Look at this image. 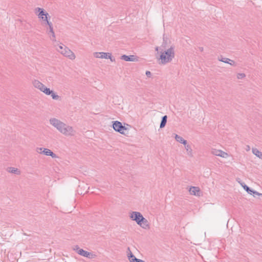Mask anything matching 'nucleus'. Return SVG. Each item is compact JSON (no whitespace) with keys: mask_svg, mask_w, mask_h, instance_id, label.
<instances>
[{"mask_svg":"<svg viewBox=\"0 0 262 262\" xmlns=\"http://www.w3.org/2000/svg\"><path fill=\"white\" fill-rule=\"evenodd\" d=\"M50 123L55 127L59 132L66 136L74 135V130L71 126L66 125L63 122L56 118H51Z\"/></svg>","mask_w":262,"mask_h":262,"instance_id":"nucleus-1","label":"nucleus"},{"mask_svg":"<svg viewBox=\"0 0 262 262\" xmlns=\"http://www.w3.org/2000/svg\"><path fill=\"white\" fill-rule=\"evenodd\" d=\"M50 123L55 127L59 132L66 136L74 135V130L71 126L66 125L63 122L56 118H51Z\"/></svg>","mask_w":262,"mask_h":262,"instance_id":"nucleus-2","label":"nucleus"},{"mask_svg":"<svg viewBox=\"0 0 262 262\" xmlns=\"http://www.w3.org/2000/svg\"><path fill=\"white\" fill-rule=\"evenodd\" d=\"M50 123L55 127L59 132L66 136L74 135V130L71 126L66 125L63 122L56 118H51Z\"/></svg>","mask_w":262,"mask_h":262,"instance_id":"nucleus-3","label":"nucleus"},{"mask_svg":"<svg viewBox=\"0 0 262 262\" xmlns=\"http://www.w3.org/2000/svg\"><path fill=\"white\" fill-rule=\"evenodd\" d=\"M174 57V47L171 46L167 50L161 52L160 59H161V63L165 64L170 62Z\"/></svg>","mask_w":262,"mask_h":262,"instance_id":"nucleus-4","label":"nucleus"},{"mask_svg":"<svg viewBox=\"0 0 262 262\" xmlns=\"http://www.w3.org/2000/svg\"><path fill=\"white\" fill-rule=\"evenodd\" d=\"M57 50L63 55L68 57L70 59H74L75 58V56L74 53L63 44H60Z\"/></svg>","mask_w":262,"mask_h":262,"instance_id":"nucleus-5","label":"nucleus"},{"mask_svg":"<svg viewBox=\"0 0 262 262\" xmlns=\"http://www.w3.org/2000/svg\"><path fill=\"white\" fill-rule=\"evenodd\" d=\"M113 123V127L115 131L123 135L126 134V131H127V129L125 126H123L120 122L115 121Z\"/></svg>","mask_w":262,"mask_h":262,"instance_id":"nucleus-6","label":"nucleus"},{"mask_svg":"<svg viewBox=\"0 0 262 262\" xmlns=\"http://www.w3.org/2000/svg\"><path fill=\"white\" fill-rule=\"evenodd\" d=\"M74 250L79 255L89 258H94L96 255L91 252H88L80 249L78 246H76Z\"/></svg>","mask_w":262,"mask_h":262,"instance_id":"nucleus-7","label":"nucleus"},{"mask_svg":"<svg viewBox=\"0 0 262 262\" xmlns=\"http://www.w3.org/2000/svg\"><path fill=\"white\" fill-rule=\"evenodd\" d=\"M129 217L133 221H135L137 224H138L140 223V221L142 219V217L143 216L139 212L133 211L130 213Z\"/></svg>","mask_w":262,"mask_h":262,"instance_id":"nucleus-8","label":"nucleus"},{"mask_svg":"<svg viewBox=\"0 0 262 262\" xmlns=\"http://www.w3.org/2000/svg\"><path fill=\"white\" fill-rule=\"evenodd\" d=\"M36 11L38 12V16L39 18H41L44 21H47L49 14L46 12L43 9L37 8L36 9Z\"/></svg>","mask_w":262,"mask_h":262,"instance_id":"nucleus-9","label":"nucleus"},{"mask_svg":"<svg viewBox=\"0 0 262 262\" xmlns=\"http://www.w3.org/2000/svg\"><path fill=\"white\" fill-rule=\"evenodd\" d=\"M94 56L96 58L110 59L111 61H113L111 54L109 53L96 52L94 53Z\"/></svg>","mask_w":262,"mask_h":262,"instance_id":"nucleus-10","label":"nucleus"},{"mask_svg":"<svg viewBox=\"0 0 262 262\" xmlns=\"http://www.w3.org/2000/svg\"><path fill=\"white\" fill-rule=\"evenodd\" d=\"M121 59L126 61H137L138 60V57L135 55H123L121 57Z\"/></svg>","mask_w":262,"mask_h":262,"instance_id":"nucleus-11","label":"nucleus"},{"mask_svg":"<svg viewBox=\"0 0 262 262\" xmlns=\"http://www.w3.org/2000/svg\"><path fill=\"white\" fill-rule=\"evenodd\" d=\"M140 227H141L143 229H148L149 228V225L148 224V221L144 218V217H142V219L140 221V223L138 224Z\"/></svg>","mask_w":262,"mask_h":262,"instance_id":"nucleus-12","label":"nucleus"},{"mask_svg":"<svg viewBox=\"0 0 262 262\" xmlns=\"http://www.w3.org/2000/svg\"><path fill=\"white\" fill-rule=\"evenodd\" d=\"M33 84L35 88L39 89L41 92H42L46 86L37 80H34L33 81Z\"/></svg>","mask_w":262,"mask_h":262,"instance_id":"nucleus-13","label":"nucleus"},{"mask_svg":"<svg viewBox=\"0 0 262 262\" xmlns=\"http://www.w3.org/2000/svg\"><path fill=\"white\" fill-rule=\"evenodd\" d=\"M189 191L191 195L199 196L200 189L198 187L191 186L189 190Z\"/></svg>","mask_w":262,"mask_h":262,"instance_id":"nucleus-14","label":"nucleus"},{"mask_svg":"<svg viewBox=\"0 0 262 262\" xmlns=\"http://www.w3.org/2000/svg\"><path fill=\"white\" fill-rule=\"evenodd\" d=\"M42 154H43L46 156H50L51 157H52L53 158H56L58 157L55 154H54L50 149H48V148H43Z\"/></svg>","mask_w":262,"mask_h":262,"instance_id":"nucleus-15","label":"nucleus"},{"mask_svg":"<svg viewBox=\"0 0 262 262\" xmlns=\"http://www.w3.org/2000/svg\"><path fill=\"white\" fill-rule=\"evenodd\" d=\"M128 257L130 262H145L144 260L137 258L130 251L128 255Z\"/></svg>","mask_w":262,"mask_h":262,"instance_id":"nucleus-16","label":"nucleus"},{"mask_svg":"<svg viewBox=\"0 0 262 262\" xmlns=\"http://www.w3.org/2000/svg\"><path fill=\"white\" fill-rule=\"evenodd\" d=\"M175 139L177 142L181 143L183 145H185L187 143V141L186 140L177 134H175Z\"/></svg>","mask_w":262,"mask_h":262,"instance_id":"nucleus-17","label":"nucleus"},{"mask_svg":"<svg viewBox=\"0 0 262 262\" xmlns=\"http://www.w3.org/2000/svg\"><path fill=\"white\" fill-rule=\"evenodd\" d=\"M184 146H185V148L187 151V155L189 156L192 157V149L191 148L190 145L187 144V143L186 144L184 145Z\"/></svg>","mask_w":262,"mask_h":262,"instance_id":"nucleus-18","label":"nucleus"},{"mask_svg":"<svg viewBox=\"0 0 262 262\" xmlns=\"http://www.w3.org/2000/svg\"><path fill=\"white\" fill-rule=\"evenodd\" d=\"M252 152L256 156L262 160V152L259 151L257 148H252Z\"/></svg>","mask_w":262,"mask_h":262,"instance_id":"nucleus-19","label":"nucleus"},{"mask_svg":"<svg viewBox=\"0 0 262 262\" xmlns=\"http://www.w3.org/2000/svg\"><path fill=\"white\" fill-rule=\"evenodd\" d=\"M167 117L166 115H165L162 117V120H161V121L160 123V128H163L164 127H165V126L166 124V122H167Z\"/></svg>","mask_w":262,"mask_h":262,"instance_id":"nucleus-20","label":"nucleus"},{"mask_svg":"<svg viewBox=\"0 0 262 262\" xmlns=\"http://www.w3.org/2000/svg\"><path fill=\"white\" fill-rule=\"evenodd\" d=\"M243 188L249 193L251 194V192H252V189H251L249 187L246 185L245 183L241 184Z\"/></svg>","mask_w":262,"mask_h":262,"instance_id":"nucleus-21","label":"nucleus"},{"mask_svg":"<svg viewBox=\"0 0 262 262\" xmlns=\"http://www.w3.org/2000/svg\"><path fill=\"white\" fill-rule=\"evenodd\" d=\"M9 172L12 173H15L17 174H19L20 173V171H19L17 168L14 167H10Z\"/></svg>","mask_w":262,"mask_h":262,"instance_id":"nucleus-22","label":"nucleus"},{"mask_svg":"<svg viewBox=\"0 0 262 262\" xmlns=\"http://www.w3.org/2000/svg\"><path fill=\"white\" fill-rule=\"evenodd\" d=\"M53 92V91L51 90L49 88H48L46 86H45L43 90L42 91V92H43L45 94H46L47 95H51Z\"/></svg>","mask_w":262,"mask_h":262,"instance_id":"nucleus-23","label":"nucleus"},{"mask_svg":"<svg viewBox=\"0 0 262 262\" xmlns=\"http://www.w3.org/2000/svg\"><path fill=\"white\" fill-rule=\"evenodd\" d=\"M220 150L216 149H212L211 154L213 155L219 156L220 154Z\"/></svg>","mask_w":262,"mask_h":262,"instance_id":"nucleus-24","label":"nucleus"},{"mask_svg":"<svg viewBox=\"0 0 262 262\" xmlns=\"http://www.w3.org/2000/svg\"><path fill=\"white\" fill-rule=\"evenodd\" d=\"M219 157H222V158H227L228 157V154L220 150Z\"/></svg>","mask_w":262,"mask_h":262,"instance_id":"nucleus-25","label":"nucleus"},{"mask_svg":"<svg viewBox=\"0 0 262 262\" xmlns=\"http://www.w3.org/2000/svg\"><path fill=\"white\" fill-rule=\"evenodd\" d=\"M51 95L52 99L54 100H58L59 98V96L57 95L54 91L52 92Z\"/></svg>","mask_w":262,"mask_h":262,"instance_id":"nucleus-26","label":"nucleus"},{"mask_svg":"<svg viewBox=\"0 0 262 262\" xmlns=\"http://www.w3.org/2000/svg\"><path fill=\"white\" fill-rule=\"evenodd\" d=\"M219 60L221 61H222L225 63H229V61H231V59L228 58H223L222 57L221 59H219Z\"/></svg>","mask_w":262,"mask_h":262,"instance_id":"nucleus-27","label":"nucleus"},{"mask_svg":"<svg viewBox=\"0 0 262 262\" xmlns=\"http://www.w3.org/2000/svg\"><path fill=\"white\" fill-rule=\"evenodd\" d=\"M246 76L244 73H238L237 75V78L238 79H242Z\"/></svg>","mask_w":262,"mask_h":262,"instance_id":"nucleus-28","label":"nucleus"},{"mask_svg":"<svg viewBox=\"0 0 262 262\" xmlns=\"http://www.w3.org/2000/svg\"><path fill=\"white\" fill-rule=\"evenodd\" d=\"M49 29H50L49 32L52 34V37L54 38H55V33H54V32L53 31V26H50V28Z\"/></svg>","mask_w":262,"mask_h":262,"instance_id":"nucleus-29","label":"nucleus"},{"mask_svg":"<svg viewBox=\"0 0 262 262\" xmlns=\"http://www.w3.org/2000/svg\"><path fill=\"white\" fill-rule=\"evenodd\" d=\"M251 194H253L254 196H255V195H262V193H260L254 190H252V192H251Z\"/></svg>","mask_w":262,"mask_h":262,"instance_id":"nucleus-30","label":"nucleus"},{"mask_svg":"<svg viewBox=\"0 0 262 262\" xmlns=\"http://www.w3.org/2000/svg\"><path fill=\"white\" fill-rule=\"evenodd\" d=\"M44 148L42 147H37L36 149V151L39 154L42 153V150H43Z\"/></svg>","mask_w":262,"mask_h":262,"instance_id":"nucleus-31","label":"nucleus"},{"mask_svg":"<svg viewBox=\"0 0 262 262\" xmlns=\"http://www.w3.org/2000/svg\"><path fill=\"white\" fill-rule=\"evenodd\" d=\"M145 74L148 77H150L151 76V72L150 71H147L146 72Z\"/></svg>","mask_w":262,"mask_h":262,"instance_id":"nucleus-32","label":"nucleus"},{"mask_svg":"<svg viewBox=\"0 0 262 262\" xmlns=\"http://www.w3.org/2000/svg\"><path fill=\"white\" fill-rule=\"evenodd\" d=\"M46 21L47 24L49 26V28H50V26H52V23L48 20V18L47 19V21Z\"/></svg>","mask_w":262,"mask_h":262,"instance_id":"nucleus-33","label":"nucleus"},{"mask_svg":"<svg viewBox=\"0 0 262 262\" xmlns=\"http://www.w3.org/2000/svg\"><path fill=\"white\" fill-rule=\"evenodd\" d=\"M228 64L230 65H234L235 64V62L233 60H231V61H229V63H228Z\"/></svg>","mask_w":262,"mask_h":262,"instance_id":"nucleus-34","label":"nucleus"},{"mask_svg":"<svg viewBox=\"0 0 262 262\" xmlns=\"http://www.w3.org/2000/svg\"><path fill=\"white\" fill-rule=\"evenodd\" d=\"M199 50L201 51V52H203V47H199Z\"/></svg>","mask_w":262,"mask_h":262,"instance_id":"nucleus-35","label":"nucleus"},{"mask_svg":"<svg viewBox=\"0 0 262 262\" xmlns=\"http://www.w3.org/2000/svg\"><path fill=\"white\" fill-rule=\"evenodd\" d=\"M158 48H158V47H156V51H158Z\"/></svg>","mask_w":262,"mask_h":262,"instance_id":"nucleus-36","label":"nucleus"}]
</instances>
